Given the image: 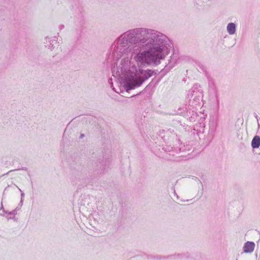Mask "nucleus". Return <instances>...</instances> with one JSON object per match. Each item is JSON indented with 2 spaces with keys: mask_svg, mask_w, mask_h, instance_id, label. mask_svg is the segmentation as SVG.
<instances>
[{
  "mask_svg": "<svg viewBox=\"0 0 260 260\" xmlns=\"http://www.w3.org/2000/svg\"><path fill=\"white\" fill-rule=\"evenodd\" d=\"M6 217L8 219H13L14 216H13V217H12V215H10L8 214V215L7 216H6Z\"/></svg>",
  "mask_w": 260,
  "mask_h": 260,
  "instance_id": "nucleus-16",
  "label": "nucleus"
},
{
  "mask_svg": "<svg viewBox=\"0 0 260 260\" xmlns=\"http://www.w3.org/2000/svg\"><path fill=\"white\" fill-rule=\"evenodd\" d=\"M111 80H112V79H109V82L111 84V88H112V89H113L114 91H116V90H115V88H114V87H113V83H112V82H110V81H111Z\"/></svg>",
  "mask_w": 260,
  "mask_h": 260,
  "instance_id": "nucleus-15",
  "label": "nucleus"
},
{
  "mask_svg": "<svg viewBox=\"0 0 260 260\" xmlns=\"http://www.w3.org/2000/svg\"><path fill=\"white\" fill-rule=\"evenodd\" d=\"M255 247V244L253 242H246L243 246V250L245 253H251L253 251Z\"/></svg>",
  "mask_w": 260,
  "mask_h": 260,
  "instance_id": "nucleus-8",
  "label": "nucleus"
},
{
  "mask_svg": "<svg viewBox=\"0 0 260 260\" xmlns=\"http://www.w3.org/2000/svg\"><path fill=\"white\" fill-rule=\"evenodd\" d=\"M172 48L170 39L154 29L137 27L121 34L112 44L114 57L132 52L139 67L157 66L170 54Z\"/></svg>",
  "mask_w": 260,
  "mask_h": 260,
  "instance_id": "nucleus-1",
  "label": "nucleus"
},
{
  "mask_svg": "<svg viewBox=\"0 0 260 260\" xmlns=\"http://www.w3.org/2000/svg\"><path fill=\"white\" fill-rule=\"evenodd\" d=\"M63 27H64V26L63 25H61L60 26V29H62Z\"/></svg>",
  "mask_w": 260,
  "mask_h": 260,
  "instance_id": "nucleus-19",
  "label": "nucleus"
},
{
  "mask_svg": "<svg viewBox=\"0 0 260 260\" xmlns=\"http://www.w3.org/2000/svg\"><path fill=\"white\" fill-rule=\"evenodd\" d=\"M1 209L2 210V213H0V215L4 216L5 213H7L8 212L4 210L2 202L1 203Z\"/></svg>",
  "mask_w": 260,
  "mask_h": 260,
  "instance_id": "nucleus-13",
  "label": "nucleus"
},
{
  "mask_svg": "<svg viewBox=\"0 0 260 260\" xmlns=\"http://www.w3.org/2000/svg\"><path fill=\"white\" fill-rule=\"evenodd\" d=\"M20 207H16L14 210L13 211L9 212L8 213L9 215H13L15 216V215L17 214V211H18L20 209Z\"/></svg>",
  "mask_w": 260,
  "mask_h": 260,
  "instance_id": "nucleus-11",
  "label": "nucleus"
},
{
  "mask_svg": "<svg viewBox=\"0 0 260 260\" xmlns=\"http://www.w3.org/2000/svg\"><path fill=\"white\" fill-rule=\"evenodd\" d=\"M208 85L209 87V91L212 92L214 97V99L216 102L217 106H219V98L217 95V89L216 86L215 82L214 80L210 79L209 80Z\"/></svg>",
  "mask_w": 260,
  "mask_h": 260,
  "instance_id": "nucleus-7",
  "label": "nucleus"
},
{
  "mask_svg": "<svg viewBox=\"0 0 260 260\" xmlns=\"http://www.w3.org/2000/svg\"><path fill=\"white\" fill-rule=\"evenodd\" d=\"M17 187L18 188L19 191L21 192V199L23 200V198L24 197V193L22 191V190L18 186H17Z\"/></svg>",
  "mask_w": 260,
  "mask_h": 260,
  "instance_id": "nucleus-14",
  "label": "nucleus"
},
{
  "mask_svg": "<svg viewBox=\"0 0 260 260\" xmlns=\"http://www.w3.org/2000/svg\"><path fill=\"white\" fill-rule=\"evenodd\" d=\"M45 46L50 51H52L58 46V42L55 37H47L45 39Z\"/></svg>",
  "mask_w": 260,
  "mask_h": 260,
  "instance_id": "nucleus-6",
  "label": "nucleus"
},
{
  "mask_svg": "<svg viewBox=\"0 0 260 260\" xmlns=\"http://www.w3.org/2000/svg\"><path fill=\"white\" fill-rule=\"evenodd\" d=\"M84 137V134H81L80 135V138L82 139V138H83Z\"/></svg>",
  "mask_w": 260,
  "mask_h": 260,
  "instance_id": "nucleus-18",
  "label": "nucleus"
},
{
  "mask_svg": "<svg viewBox=\"0 0 260 260\" xmlns=\"http://www.w3.org/2000/svg\"><path fill=\"white\" fill-rule=\"evenodd\" d=\"M164 141L169 145H166L162 147V149L165 152H169L170 155L174 156L179 153L181 151H183L184 149L182 150L181 147L174 148L171 145V142H174V140L176 141L177 140V136L175 133H173L171 130H160L158 134Z\"/></svg>",
  "mask_w": 260,
  "mask_h": 260,
  "instance_id": "nucleus-3",
  "label": "nucleus"
},
{
  "mask_svg": "<svg viewBox=\"0 0 260 260\" xmlns=\"http://www.w3.org/2000/svg\"><path fill=\"white\" fill-rule=\"evenodd\" d=\"M23 202V200L21 199L20 203H19V205L20 206V207H21L22 206Z\"/></svg>",
  "mask_w": 260,
  "mask_h": 260,
  "instance_id": "nucleus-17",
  "label": "nucleus"
},
{
  "mask_svg": "<svg viewBox=\"0 0 260 260\" xmlns=\"http://www.w3.org/2000/svg\"><path fill=\"white\" fill-rule=\"evenodd\" d=\"M258 128H259L260 127V124H258Z\"/></svg>",
  "mask_w": 260,
  "mask_h": 260,
  "instance_id": "nucleus-21",
  "label": "nucleus"
},
{
  "mask_svg": "<svg viewBox=\"0 0 260 260\" xmlns=\"http://www.w3.org/2000/svg\"><path fill=\"white\" fill-rule=\"evenodd\" d=\"M203 98V90L201 86L198 84L193 85L188 91L187 99L188 100V105L192 108L200 106Z\"/></svg>",
  "mask_w": 260,
  "mask_h": 260,
  "instance_id": "nucleus-4",
  "label": "nucleus"
},
{
  "mask_svg": "<svg viewBox=\"0 0 260 260\" xmlns=\"http://www.w3.org/2000/svg\"><path fill=\"white\" fill-rule=\"evenodd\" d=\"M260 146V137L255 136L253 138L251 142V146L253 148H258Z\"/></svg>",
  "mask_w": 260,
  "mask_h": 260,
  "instance_id": "nucleus-10",
  "label": "nucleus"
},
{
  "mask_svg": "<svg viewBox=\"0 0 260 260\" xmlns=\"http://www.w3.org/2000/svg\"><path fill=\"white\" fill-rule=\"evenodd\" d=\"M22 169L23 170H26V168H23Z\"/></svg>",
  "mask_w": 260,
  "mask_h": 260,
  "instance_id": "nucleus-20",
  "label": "nucleus"
},
{
  "mask_svg": "<svg viewBox=\"0 0 260 260\" xmlns=\"http://www.w3.org/2000/svg\"><path fill=\"white\" fill-rule=\"evenodd\" d=\"M226 30L230 35H234L236 30V24L233 22L228 23L226 26Z\"/></svg>",
  "mask_w": 260,
  "mask_h": 260,
  "instance_id": "nucleus-9",
  "label": "nucleus"
},
{
  "mask_svg": "<svg viewBox=\"0 0 260 260\" xmlns=\"http://www.w3.org/2000/svg\"><path fill=\"white\" fill-rule=\"evenodd\" d=\"M199 69H198V71L200 72H204L205 71V67L201 63H199Z\"/></svg>",
  "mask_w": 260,
  "mask_h": 260,
  "instance_id": "nucleus-12",
  "label": "nucleus"
},
{
  "mask_svg": "<svg viewBox=\"0 0 260 260\" xmlns=\"http://www.w3.org/2000/svg\"><path fill=\"white\" fill-rule=\"evenodd\" d=\"M111 57L113 60L117 61L121 57H123L119 64L116 62H114V65L113 74V76L121 78L122 76L126 74L123 81V86L127 92L130 90L134 89L141 86L145 81L150 78L156 73L155 71L151 69H143V67H137L131 61V59L134 57L132 52L122 55L120 57L116 58L113 55L112 47H111Z\"/></svg>",
  "mask_w": 260,
  "mask_h": 260,
  "instance_id": "nucleus-2",
  "label": "nucleus"
},
{
  "mask_svg": "<svg viewBox=\"0 0 260 260\" xmlns=\"http://www.w3.org/2000/svg\"><path fill=\"white\" fill-rule=\"evenodd\" d=\"M179 59V54L177 52L174 51L168 60V63L166 65L164 70L166 71H169L173 68L177 64Z\"/></svg>",
  "mask_w": 260,
  "mask_h": 260,
  "instance_id": "nucleus-5",
  "label": "nucleus"
}]
</instances>
